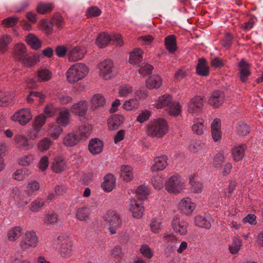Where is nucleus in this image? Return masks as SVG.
I'll use <instances>...</instances> for the list:
<instances>
[{
  "label": "nucleus",
  "instance_id": "1",
  "mask_svg": "<svg viewBox=\"0 0 263 263\" xmlns=\"http://www.w3.org/2000/svg\"><path fill=\"white\" fill-rule=\"evenodd\" d=\"M168 124L163 118L154 119L146 127L147 135L153 138H162L167 133Z\"/></svg>",
  "mask_w": 263,
  "mask_h": 263
},
{
  "label": "nucleus",
  "instance_id": "2",
  "mask_svg": "<svg viewBox=\"0 0 263 263\" xmlns=\"http://www.w3.org/2000/svg\"><path fill=\"white\" fill-rule=\"evenodd\" d=\"M89 68L82 63L71 65L67 70L66 76L67 81L71 84L83 80L88 74Z\"/></svg>",
  "mask_w": 263,
  "mask_h": 263
},
{
  "label": "nucleus",
  "instance_id": "3",
  "mask_svg": "<svg viewBox=\"0 0 263 263\" xmlns=\"http://www.w3.org/2000/svg\"><path fill=\"white\" fill-rule=\"evenodd\" d=\"M164 186L168 193L177 195L185 190L186 185L183 178L178 175H174L165 180Z\"/></svg>",
  "mask_w": 263,
  "mask_h": 263
},
{
  "label": "nucleus",
  "instance_id": "4",
  "mask_svg": "<svg viewBox=\"0 0 263 263\" xmlns=\"http://www.w3.org/2000/svg\"><path fill=\"white\" fill-rule=\"evenodd\" d=\"M58 243L59 245L58 252L60 255L65 258L72 255L73 241L70 237L65 235H61L58 237Z\"/></svg>",
  "mask_w": 263,
  "mask_h": 263
},
{
  "label": "nucleus",
  "instance_id": "5",
  "mask_svg": "<svg viewBox=\"0 0 263 263\" xmlns=\"http://www.w3.org/2000/svg\"><path fill=\"white\" fill-rule=\"evenodd\" d=\"M39 239L34 230L26 231L20 241V246L24 250L33 249L37 247Z\"/></svg>",
  "mask_w": 263,
  "mask_h": 263
},
{
  "label": "nucleus",
  "instance_id": "6",
  "mask_svg": "<svg viewBox=\"0 0 263 263\" xmlns=\"http://www.w3.org/2000/svg\"><path fill=\"white\" fill-rule=\"evenodd\" d=\"M98 67L100 76L105 80L113 78L117 73V70L110 60H105L100 62Z\"/></svg>",
  "mask_w": 263,
  "mask_h": 263
},
{
  "label": "nucleus",
  "instance_id": "7",
  "mask_svg": "<svg viewBox=\"0 0 263 263\" xmlns=\"http://www.w3.org/2000/svg\"><path fill=\"white\" fill-rule=\"evenodd\" d=\"M32 118L31 109L28 108H24L15 112L10 118L12 121L17 122L21 125L25 126L32 119Z\"/></svg>",
  "mask_w": 263,
  "mask_h": 263
},
{
  "label": "nucleus",
  "instance_id": "8",
  "mask_svg": "<svg viewBox=\"0 0 263 263\" xmlns=\"http://www.w3.org/2000/svg\"><path fill=\"white\" fill-rule=\"evenodd\" d=\"M204 102L203 96H196L192 98L187 103V112L193 116L199 115L203 109Z\"/></svg>",
  "mask_w": 263,
  "mask_h": 263
},
{
  "label": "nucleus",
  "instance_id": "9",
  "mask_svg": "<svg viewBox=\"0 0 263 263\" xmlns=\"http://www.w3.org/2000/svg\"><path fill=\"white\" fill-rule=\"evenodd\" d=\"M104 219L111 234H115L117 233V228L122 223L119 215L116 212L109 211L106 213Z\"/></svg>",
  "mask_w": 263,
  "mask_h": 263
},
{
  "label": "nucleus",
  "instance_id": "10",
  "mask_svg": "<svg viewBox=\"0 0 263 263\" xmlns=\"http://www.w3.org/2000/svg\"><path fill=\"white\" fill-rule=\"evenodd\" d=\"M196 207V204L189 197L182 198L178 204V208L181 213L191 215Z\"/></svg>",
  "mask_w": 263,
  "mask_h": 263
},
{
  "label": "nucleus",
  "instance_id": "11",
  "mask_svg": "<svg viewBox=\"0 0 263 263\" xmlns=\"http://www.w3.org/2000/svg\"><path fill=\"white\" fill-rule=\"evenodd\" d=\"M171 225L175 233L180 235H185L187 234L188 223L179 217L174 216L172 219Z\"/></svg>",
  "mask_w": 263,
  "mask_h": 263
},
{
  "label": "nucleus",
  "instance_id": "12",
  "mask_svg": "<svg viewBox=\"0 0 263 263\" xmlns=\"http://www.w3.org/2000/svg\"><path fill=\"white\" fill-rule=\"evenodd\" d=\"M87 53L86 47L79 45L72 47L68 53V60L70 62H76L82 60Z\"/></svg>",
  "mask_w": 263,
  "mask_h": 263
},
{
  "label": "nucleus",
  "instance_id": "13",
  "mask_svg": "<svg viewBox=\"0 0 263 263\" xmlns=\"http://www.w3.org/2000/svg\"><path fill=\"white\" fill-rule=\"evenodd\" d=\"M88 104L86 101L81 100L74 103L71 106V110L76 116L80 118L81 121L86 119V114L88 109Z\"/></svg>",
  "mask_w": 263,
  "mask_h": 263
},
{
  "label": "nucleus",
  "instance_id": "14",
  "mask_svg": "<svg viewBox=\"0 0 263 263\" xmlns=\"http://www.w3.org/2000/svg\"><path fill=\"white\" fill-rule=\"evenodd\" d=\"M129 211L134 218L137 219L142 218L144 212L143 203L136 199H132L130 202Z\"/></svg>",
  "mask_w": 263,
  "mask_h": 263
},
{
  "label": "nucleus",
  "instance_id": "15",
  "mask_svg": "<svg viewBox=\"0 0 263 263\" xmlns=\"http://www.w3.org/2000/svg\"><path fill=\"white\" fill-rule=\"evenodd\" d=\"M68 167L65 158L62 156L55 157L51 163V170L57 174L65 171Z\"/></svg>",
  "mask_w": 263,
  "mask_h": 263
},
{
  "label": "nucleus",
  "instance_id": "16",
  "mask_svg": "<svg viewBox=\"0 0 263 263\" xmlns=\"http://www.w3.org/2000/svg\"><path fill=\"white\" fill-rule=\"evenodd\" d=\"M154 163L151 167V171L153 172L163 171L168 165V157L165 155L157 156L154 159Z\"/></svg>",
  "mask_w": 263,
  "mask_h": 263
},
{
  "label": "nucleus",
  "instance_id": "17",
  "mask_svg": "<svg viewBox=\"0 0 263 263\" xmlns=\"http://www.w3.org/2000/svg\"><path fill=\"white\" fill-rule=\"evenodd\" d=\"M225 95L223 92L219 90L214 91L210 96L208 102L214 108L219 107L224 102Z\"/></svg>",
  "mask_w": 263,
  "mask_h": 263
},
{
  "label": "nucleus",
  "instance_id": "18",
  "mask_svg": "<svg viewBox=\"0 0 263 263\" xmlns=\"http://www.w3.org/2000/svg\"><path fill=\"white\" fill-rule=\"evenodd\" d=\"M10 198L14 201L18 208H24L28 203L27 200L21 194L20 190L17 187H13L11 190Z\"/></svg>",
  "mask_w": 263,
  "mask_h": 263
},
{
  "label": "nucleus",
  "instance_id": "19",
  "mask_svg": "<svg viewBox=\"0 0 263 263\" xmlns=\"http://www.w3.org/2000/svg\"><path fill=\"white\" fill-rule=\"evenodd\" d=\"M213 219L209 215H197L194 218L195 224L200 228L209 229L211 228Z\"/></svg>",
  "mask_w": 263,
  "mask_h": 263
},
{
  "label": "nucleus",
  "instance_id": "20",
  "mask_svg": "<svg viewBox=\"0 0 263 263\" xmlns=\"http://www.w3.org/2000/svg\"><path fill=\"white\" fill-rule=\"evenodd\" d=\"M70 113L69 109L61 108L56 119V123L59 126H67L70 123Z\"/></svg>",
  "mask_w": 263,
  "mask_h": 263
},
{
  "label": "nucleus",
  "instance_id": "21",
  "mask_svg": "<svg viewBox=\"0 0 263 263\" xmlns=\"http://www.w3.org/2000/svg\"><path fill=\"white\" fill-rule=\"evenodd\" d=\"M173 101V97L169 94H164L157 98L153 105L154 107L158 109L168 107Z\"/></svg>",
  "mask_w": 263,
  "mask_h": 263
},
{
  "label": "nucleus",
  "instance_id": "22",
  "mask_svg": "<svg viewBox=\"0 0 263 263\" xmlns=\"http://www.w3.org/2000/svg\"><path fill=\"white\" fill-rule=\"evenodd\" d=\"M189 184L193 193L200 194L202 192L203 184L202 182L199 180L197 175L193 174L189 176Z\"/></svg>",
  "mask_w": 263,
  "mask_h": 263
},
{
  "label": "nucleus",
  "instance_id": "23",
  "mask_svg": "<svg viewBox=\"0 0 263 263\" xmlns=\"http://www.w3.org/2000/svg\"><path fill=\"white\" fill-rule=\"evenodd\" d=\"M29 140L23 134L16 135L14 138V142L17 146L26 151L30 150L34 146V145L29 142Z\"/></svg>",
  "mask_w": 263,
  "mask_h": 263
},
{
  "label": "nucleus",
  "instance_id": "24",
  "mask_svg": "<svg viewBox=\"0 0 263 263\" xmlns=\"http://www.w3.org/2000/svg\"><path fill=\"white\" fill-rule=\"evenodd\" d=\"M238 66L240 79L242 82H246L248 77L251 74V65L244 59H242L238 63Z\"/></svg>",
  "mask_w": 263,
  "mask_h": 263
},
{
  "label": "nucleus",
  "instance_id": "25",
  "mask_svg": "<svg viewBox=\"0 0 263 263\" xmlns=\"http://www.w3.org/2000/svg\"><path fill=\"white\" fill-rule=\"evenodd\" d=\"M247 146L246 144H241L235 146L231 149V154L233 160L235 162H239L242 160Z\"/></svg>",
  "mask_w": 263,
  "mask_h": 263
},
{
  "label": "nucleus",
  "instance_id": "26",
  "mask_svg": "<svg viewBox=\"0 0 263 263\" xmlns=\"http://www.w3.org/2000/svg\"><path fill=\"white\" fill-rule=\"evenodd\" d=\"M162 84L161 77L157 74H154L149 77L145 81L146 87L153 90L159 88Z\"/></svg>",
  "mask_w": 263,
  "mask_h": 263
},
{
  "label": "nucleus",
  "instance_id": "27",
  "mask_svg": "<svg viewBox=\"0 0 263 263\" xmlns=\"http://www.w3.org/2000/svg\"><path fill=\"white\" fill-rule=\"evenodd\" d=\"M81 136L77 130L68 133L63 139V144L66 146H73L82 140Z\"/></svg>",
  "mask_w": 263,
  "mask_h": 263
},
{
  "label": "nucleus",
  "instance_id": "28",
  "mask_svg": "<svg viewBox=\"0 0 263 263\" xmlns=\"http://www.w3.org/2000/svg\"><path fill=\"white\" fill-rule=\"evenodd\" d=\"M104 144L98 138H93L89 141L88 149L92 155L100 154L103 149Z\"/></svg>",
  "mask_w": 263,
  "mask_h": 263
},
{
  "label": "nucleus",
  "instance_id": "29",
  "mask_svg": "<svg viewBox=\"0 0 263 263\" xmlns=\"http://www.w3.org/2000/svg\"><path fill=\"white\" fill-rule=\"evenodd\" d=\"M116 179L111 174H108L104 177V181L102 183V187L105 192H111L116 186Z\"/></svg>",
  "mask_w": 263,
  "mask_h": 263
},
{
  "label": "nucleus",
  "instance_id": "30",
  "mask_svg": "<svg viewBox=\"0 0 263 263\" xmlns=\"http://www.w3.org/2000/svg\"><path fill=\"white\" fill-rule=\"evenodd\" d=\"M164 42L165 48L170 53H174L177 50V40L175 35L171 34L166 36Z\"/></svg>",
  "mask_w": 263,
  "mask_h": 263
},
{
  "label": "nucleus",
  "instance_id": "31",
  "mask_svg": "<svg viewBox=\"0 0 263 263\" xmlns=\"http://www.w3.org/2000/svg\"><path fill=\"white\" fill-rule=\"evenodd\" d=\"M37 80L42 82L50 81L52 77V72L48 68L45 67L40 68L36 72Z\"/></svg>",
  "mask_w": 263,
  "mask_h": 263
},
{
  "label": "nucleus",
  "instance_id": "32",
  "mask_svg": "<svg viewBox=\"0 0 263 263\" xmlns=\"http://www.w3.org/2000/svg\"><path fill=\"white\" fill-rule=\"evenodd\" d=\"M143 52L140 48H135L130 52L129 58V63L133 65H139L143 59Z\"/></svg>",
  "mask_w": 263,
  "mask_h": 263
},
{
  "label": "nucleus",
  "instance_id": "33",
  "mask_svg": "<svg viewBox=\"0 0 263 263\" xmlns=\"http://www.w3.org/2000/svg\"><path fill=\"white\" fill-rule=\"evenodd\" d=\"M192 129L194 133L198 135H202L206 130L204 121L202 118H196L194 120Z\"/></svg>",
  "mask_w": 263,
  "mask_h": 263
},
{
  "label": "nucleus",
  "instance_id": "34",
  "mask_svg": "<svg viewBox=\"0 0 263 263\" xmlns=\"http://www.w3.org/2000/svg\"><path fill=\"white\" fill-rule=\"evenodd\" d=\"M196 69V73L200 76L206 77L209 74V67L206 60L203 58L198 60Z\"/></svg>",
  "mask_w": 263,
  "mask_h": 263
},
{
  "label": "nucleus",
  "instance_id": "35",
  "mask_svg": "<svg viewBox=\"0 0 263 263\" xmlns=\"http://www.w3.org/2000/svg\"><path fill=\"white\" fill-rule=\"evenodd\" d=\"M140 106V102L138 99L131 98L125 101L122 105V108L128 111H134L137 110Z\"/></svg>",
  "mask_w": 263,
  "mask_h": 263
},
{
  "label": "nucleus",
  "instance_id": "36",
  "mask_svg": "<svg viewBox=\"0 0 263 263\" xmlns=\"http://www.w3.org/2000/svg\"><path fill=\"white\" fill-rule=\"evenodd\" d=\"M164 220L161 217L153 218L149 224L151 231L155 234L160 233L163 227Z\"/></svg>",
  "mask_w": 263,
  "mask_h": 263
},
{
  "label": "nucleus",
  "instance_id": "37",
  "mask_svg": "<svg viewBox=\"0 0 263 263\" xmlns=\"http://www.w3.org/2000/svg\"><path fill=\"white\" fill-rule=\"evenodd\" d=\"M121 177L125 182H130L134 179L133 169L129 165H122L121 167Z\"/></svg>",
  "mask_w": 263,
  "mask_h": 263
},
{
  "label": "nucleus",
  "instance_id": "38",
  "mask_svg": "<svg viewBox=\"0 0 263 263\" xmlns=\"http://www.w3.org/2000/svg\"><path fill=\"white\" fill-rule=\"evenodd\" d=\"M124 120V117L122 115H119L109 118L107 120L108 129L110 130H114L116 129L119 125L123 122Z\"/></svg>",
  "mask_w": 263,
  "mask_h": 263
},
{
  "label": "nucleus",
  "instance_id": "39",
  "mask_svg": "<svg viewBox=\"0 0 263 263\" xmlns=\"http://www.w3.org/2000/svg\"><path fill=\"white\" fill-rule=\"evenodd\" d=\"M26 48L23 43L16 44L13 48V55L15 59L22 60L26 55Z\"/></svg>",
  "mask_w": 263,
  "mask_h": 263
},
{
  "label": "nucleus",
  "instance_id": "40",
  "mask_svg": "<svg viewBox=\"0 0 263 263\" xmlns=\"http://www.w3.org/2000/svg\"><path fill=\"white\" fill-rule=\"evenodd\" d=\"M23 234V229L20 226H15L9 230L7 238L10 241H15Z\"/></svg>",
  "mask_w": 263,
  "mask_h": 263
},
{
  "label": "nucleus",
  "instance_id": "41",
  "mask_svg": "<svg viewBox=\"0 0 263 263\" xmlns=\"http://www.w3.org/2000/svg\"><path fill=\"white\" fill-rule=\"evenodd\" d=\"M111 41V35L106 32L99 34L96 39V43L100 48H104Z\"/></svg>",
  "mask_w": 263,
  "mask_h": 263
},
{
  "label": "nucleus",
  "instance_id": "42",
  "mask_svg": "<svg viewBox=\"0 0 263 263\" xmlns=\"http://www.w3.org/2000/svg\"><path fill=\"white\" fill-rule=\"evenodd\" d=\"M242 247V240L238 237H235L229 246L230 253L232 255H237Z\"/></svg>",
  "mask_w": 263,
  "mask_h": 263
},
{
  "label": "nucleus",
  "instance_id": "43",
  "mask_svg": "<svg viewBox=\"0 0 263 263\" xmlns=\"http://www.w3.org/2000/svg\"><path fill=\"white\" fill-rule=\"evenodd\" d=\"M90 211L86 207L78 208L76 212V218L80 221H87L89 219Z\"/></svg>",
  "mask_w": 263,
  "mask_h": 263
},
{
  "label": "nucleus",
  "instance_id": "44",
  "mask_svg": "<svg viewBox=\"0 0 263 263\" xmlns=\"http://www.w3.org/2000/svg\"><path fill=\"white\" fill-rule=\"evenodd\" d=\"M26 43L32 49H38L41 47L42 42L39 38L32 33H29L26 37Z\"/></svg>",
  "mask_w": 263,
  "mask_h": 263
},
{
  "label": "nucleus",
  "instance_id": "45",
  "mask_svg": "<svg viewBox=\"0 0 263 263\" xmlns=\"http://www.w3.org/2000/svg\"><path fill=\"white\" fill-rule=\"evenodd\" d=\"M31 174V171L27 168H21L16 170L13 174V178L18 181H21Z\"/></svg>",
  "mask_w": 263,
  "mask_h": 263
},
{
  "label": "nucleus",
  "instance_id": "46",
  "mask_svg": "<svg viewBox=\"0 0 263 263\" xmlns=\"http://www.w3.org/2000/svg\"><path fill=\"white\" fill-rule=\"evenodd\" d=\"M35 158V156L34 154L29 153L20 157L18 159L17 162L20 165L23 166H29L33 163Z\"/></svg>",
  "mask_w": 263,
  "mask_h": 263
},
{
  "label": "nucleus",
  "instance_id": "47",
  "mask_svg": "<svg viewBox=\"0 0 263 263\" xmlns=\"http://www.w3.org/2000/svg\"><path fill=\"white\" fill-rule=\"evenodd\" d=\"M149 194L150 190L145 185H140L136 190L137 200L140 201L147 199Z\"/></svg>",
  "mask_w": 263,
  "mask_h": 263
},
{
  "label": "nucleus",
  "instance_id": "48",
  "mask_svg": "<svg viewBox=\"0 0 263 263\" xmlns=\"http://www.w3.org/2000/svg\"><path fill=\"white\" fill-rule=\"evenodd\" d=\"M42 222L46 225L57 224L60 219L58 215L55 213H49L42 217Z\"/></svg>",
  "mask_w": 263,
  "mask_h": 263
},
{
  "label": "nucleus",
  "instance_id": "49",
  "mask_svg": "<svg viewBox=\"0 0 263 263\" xmlns=\"http://www.w3.org/2000/svg\"><path fill=\"white\" fill-rule=\"evenodd\" d=\"M189 150L195 154H201L204 152L203 145L197 140H192L188 146Z\"/></svg>",
  "mask_w": 263,
  "mask_h": 263
},
{
  "label": "nucleus",
  "instance_id": "50",
  "mask_svg": "<svg viewBox=\"0 0 263 263\" xmlns=\"http://www.w3.org/2000/svg\"><path fill=\"white\" fill-rule=\"evenodd\" d=\"M40 189V183L36 180H31L27 183L26 192L27 195L29 196L35 195Z\"/></svg>",
  "mask_w": 263,
  "mask_h": 263
},
{
  "label": "nucleus",
  "instance_id": "51",
  "mask_svg": "<svg viewBox=\"0 0 263 263\" xmlns=\"http://www.w3.org/2000/svg\"><path fill=\"white\" fill-rule=\"evenodd\" d=\"M106 104L105 98L100 94L93 95L91 99V105L92 107L96 108L100 106H103Z\"/></svg>",
  "mask_w": 263,
  "mask_h": 263
},
{
  "label": "nucleus",
  "instance_id": "52",
  "mask_svg": "<svg viewBox=\"0 0 263 263\" xmlns=\"http://www.w3.org/2000/svg\"><path fill=\"white\" fill-rule=\"evenodd\" d=\"M123 256L121 248L119 246L115 247L111 251L110 259L115 263H118L122 259Z\"/></svg>",
  "mask_w": 263,
  "mask_h": 263
},
{
  "label": "nucleus",
  "instance_id": "53",
  "mask_svg": "<svg viewBox=\"0 0 263 263\" xmlns=\"http://www.w3.org/2000/svg\"><path fill=\"white\" fill-rule=\"evenodd\" d=\"M134 91L133 87L129 84H122L118 88V95L120 97H126Z\"/></svg>",
  "mask_w": 263,
  "mask_h": 263
},
{
  "label": "nucleus",
  "instance_id": "54",
  "mask_svg": "<svg viewBox=\"0 0 263 263\" xmlns=\"http://www.w3.org/2000/svg\"><path fill=\"white\" fill-rule=\"evenodd\" d=\"M182 106L178 102H173L167 107V110L171 115L178 116L181 114Z\"/></svg>",
  "mask_w": 263,
  "mask_h": 263
},
{
  "label": "nucleus",
  "instance_id": "55",
  "mask_svg": "<svg viewBox=\"0 0 263 263\" xmlns=\"http://www.w3.org/2000/svg\"><path fill=\"white\" fill-rule=\"evenodd\" d=\"M13 98L9 91H3L0 90V106H7Z\"/></svg>",
  "mask_w": 263,
  "mask_h": 263
},
{
  "label": "nucleus",
  "instance_id": "56",
  "mask_svg": "<svg viewBox=\"0 0 263 263\" xmlns=\"http://www.w3.org/2000/svg\"><path fill=\"white\" fill-rule=\"evenodd\" d=\"M52 144V141L49 138H44L39 142L37 148L40 151L45 152L50 148Z\"/></svg>",
  "mask_w": 263,
  "mask_h": 263
},
{
  "label": "nucleus",
  "instance_id": "57",
  "mask_svg": "<svg viewBox=\"0 0 263 263\" xmlns=\"http://www.w3.org/2000/svg\"><path fill=\"white\" fill-rule=\"evenodd\" d=\"M21 61L24 66L26 67H32L36 65L39 61V57L36 55H33L30 57H25Z\"/></svg>",
  "mask_w": 263,
  "mask_h": 263
},
{
  "label": "nucleus",
  "instance_id": "58",
  "mask_svg": "<svg viewBox=\"0 0 263 263\" xmlns=\"http://www.w3.org/2000/svg\"><path fill=\"white\" fill-rule=\"evenodd\" d=\"M53 8V6L51 3H39L36 7L37 12L42 14L51 12Z\"/></svg>",
  "mask_w": 263,
  "mask_h": 263
},
{
  "label": "nucleus",
  "instance_id": "59",
  "mask_svg": "<svg viewBox=\"0 0 263 263\" xmlns=\"http://www.w3.org/2000/svg\"><path fill=\"white\" fill-rule=\"evenodd\" d=\"M48 129L52 131L49 136L55 140L58 139L63 132V129L58 125H49Z\"/></svg>",
  "mask_w": 263,
  "mask_h": 263
},
{
  "label": "nucleus",
  "instance_id": "60",
  "mask_svg": "<svg viewBox=\"0 0 263 263\" xmlns=\"http://www.w3.org/2000/svg\"><path fill=\"white\" fill-rule=\"evenodd\" d=\"M236 133L241 136H246L250 133V127L243 122L238 123L236 127Z\"/></svg>",
  "mask_w": 263,
  "mask_h": 263
},
{
  "label": "nucleus",
  "instance_id": "61",
  "mask_svg": "<svg viewBox=\"0 0 263 263\" xmlns=\"http://www.w3.org/2000/svg\"><path fill=\"white\" fill-rule=\"evenodd\" d=\"M92 129V125L88 124L81 126L77 131L79 134L81 136V139H82L83 138H86L89 136Z\"/></svg>",
  "mask_w": 263,
  "mask_h": 263
},
{
  "label": "nucleus",
  "instance_id": "62",
  "mask_svg": "<svg viewBox=\"0 0 263 263\" xmlns=\"http://www.w3.org/2000/svg\"><path fill=\"white\" fill-rule=\"evenodd\" d=\"M47 117L43 114H40L36 116L33 121L32 125L37 129H41L46 123Z\"/></svg>",
  "mask_w": 263,
  "mask_h": 263
},
{
  "label": "nucleus",
  "instance_id": "63",
  "mask_svg": "<svg viewBox=\"0 0 263 263\" xmlns=\"http://www.w3.org/2000/svg\"><path fill=\"white\" fill-rule=\"evenodd\" d=\"M57 111V108L54 106L53 103H49L44 107L43 114L45 115L47 118H51L54 116Z\"/></svg>",
  "mask_w": 263,
  "mask_h": 263
},
{
  "label": "nucleus",
  "instance_id": "64",
  "mask_svg": "<svg viewBox=\"0 0 263 263\" xmlns=\"http://www.w3.org/2000/svg\"><path fill=\"white\" fill-rule=\"evenodd\" d=\"M45 204L44 200L42 198H37L29 205V210L33 212H38Z\"/></svg>",
  "mask_w": 263,
  "mask_h": 263
}]
</instances>
